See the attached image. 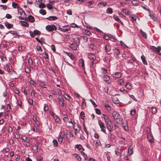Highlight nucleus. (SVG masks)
<instances>
[{"instance_id": "1", "label": "nucleus", "mask_w": 161, "mask_h": 161, "mask_svg": "<svg viewBox=\"0 0 161 161\" xmlns=\"http://www.w3.org/2000/svg\"><path fill=\"white\" fill-rule=\"evenodd\" d=\"M88 58L92 60V64L91 65V67H92L94 69L95 66V65L94 66V64L97 63L100 61V58L98 57H96L95 56L93 53H89L88 55Z\"/></svg>"}, {"instance_id": "2", "label": "nucleus", "mask_w": 161, "mask_h": 161, "mask_svg": "<svg viewBox=\"0 0 161 161\" xmlns=\"http://www.w3.org/2000/svg\"><path fill=\"white\" fill-rule=\"evenodd\" d=\"M112 115L114 119L116 121V123L118 124V121L120 119V116L119 113L117 111H114L112 112Z\"/></svg>"}, {"instance_id": "3", "label": "nucleus", "mask_w": 161, "mask_h": 161, "mask_svg": "<svg viewBox=\"0 0 161 161\" xmlns=\"http://www.w3.org/2000/svg\"><path fill=\"white\" fill-rule=\"evenodd\" d=\"M150 49H151L153 52H156L159 55H161V53L160 51L161 50V47L160 46H158L156 47L154 46H151Z\"/></svg>"}, {"instance_id": "4", "label": "nucleus", "mask_w": 161, "mask_h": 161, "mask_svg": "<svg viewBox=\"0 0 161 161\" xmlns=\"http://www.w3.org/2000/svg\"><path fill=\"white\" fill-rule=\"evenodd\" d=\"M46 29L48 31L52 32L53 31H55L57 28L54 25H48L46 26Z\"/></svg>"}, {"instance_id": "5", "label": "nucleus", "mask_w": 161, "mask_h": 161, "mask_svg": "<svg viewBox=\"0 0 161 161\" xmlns=\"http://www.w3.org/2000/svg\"><path fill=\"white\" fill-rule=\"evenodd\" d=\"M98 123L101 129V131L104 133L107 134L106 131V127H105L103 123L101 120H99Z\"/></svg>"}, {"instance_id": "6", "label": "nucleus", "mask_w": 161, "mask_h": 161, "mask_svg": "<svg viewBox=\"0 0 161 161\" xmlns=\"http://www.w3.org/2000/svg\"><path fill=\"white\" fill-rule=\"evenodd\" d=\"M102 117L104 119L105 124L111 122V119L108 115L105 114H103Z\"/></svg>"}, {"instance_id": "7", "label": "nucleus", "mask_w": 161, "mask_h": 161, "mask_svg": "<svg viewBox=\"0 0 161 161\" xmlns=\"http://www.w3.org/2000/svg\"><path fill=\"white\" fill-rule=\"evenodd\" d=\"M122 124L124 130L126 131H128L129 130L128 122L126 120H124Z\"/></svg>"}, {"instance_id": "8", "label": "nucleus", "mask_w": 161, "mask_h": 161, "mask_svg": "<svg viewBox=\"0 0 161 161\" xmlns=\"http://www.w3.org/2000/svg\"><path fill=\"white\" fill-rule=\"evenodd\" d=\"M82 156L84 158V159L86 161H95V160L92 158H88L87 156L84 153H82Z\"/></svg>"}, {"instance_id": "9", "label": "nucleus", "mask_w": 161, "mask_h": 161, "mask_svg": "<svg viewBox=\"0 0 161 161\" xmlns=\"http://www.w3.org/2000/svg\"><path fill=\"white\" fill-rule=\"evenodd\" d=\"M93 144H94L93 147L94 149H96L98 146L101 145V143L99 140H97L94 141Z\"/></svg>"}, {"instance_id": "10", "label": "nucleus", "mask_w": 161, "mask_h": 161, "mask_svg": "<svg viewBox=\"0 0 161 161\" xmlns=\"http://www.w3.org/2000/svg\"><path fill=\"white\" fill-rule=\"evenodd\" d=\"M111 122L106 123L107 128L109 132H111L113 130V127L111 125Z\"/></svg>"}, {"instance_id": "11", "label": "nucleus", "mask_w": 161, "mask_h": 161, "mask_svg": "<svg viewBox=\"0 0 161 161\" xmlns=\"http://www.w3.org/2000/svg\"><path fill=\"white\" fill-rule=\"evenodd\" d=\"M75 147L77 149L81 152L82 155V152L84 150V149L83 148V146L80 144H77L75 145Z\"/></svg>"}, {"instance_id": "12", "label": "nucleus", "mask_w": 161, "mask_h": 161, "mask_svg": "<svg viewBox=\"0 0 161 161\" xmlns=\"http://www.w3.org/2000/svg\"><path fill=\"white\" fill-rule=\"evenodd\" d=\"M103 79L104 81L108 84H109L111 82V80L110 79V77L107 75L103 76Z\"/></svg>"}, {"instance_id": "13", "label": "nucleus", "mask_w": 161, "mask_h": 161, "mask_svg": "<svg viewBox=\"0 0 161 161\" xmlns=\"http://www.w3.org/2000/svg\"><path fill=\"white\" fill-rule=\"evenodd\" d=\"M113 78L118 79L120 77L121 74L120 72H116L112 74Z\"/></svg>"}, {"instance_id": "14", "label": "nucleus", "mask_w": 161, "mask_h": 161, "mask_svg": "<svg viewBox=\"0 0 161 161\" xmlns=\"http://www.w3.org/2000/svg\"><path fill=\"white\" fill-rule=\"evenodd\" d=\"M94 3V2L93 1H91L89 2H87L86 3L85 5L87 6L88 8H92L93 7L92 5Z\"/></svg>"}, {"instance_id": "15", "label": "nucleus", "mask_w": 161, "mask_h": 161, "mask_svg": "<svg viewBox=\"0 0 161 161\" xmlns=\"http://www.w3.org/2000/svg\"><path fill=\"white\" fill-rule=\"evenodd\" d=\"M114 19L120 23L122 26L124 25V24L123 22L120 20V19L118 17L115 15H114L113 16Z\"/></svg>"}, {"instance_id": "16", "label": "nucleus", "mask_w": 161, "mask_h": 161, "mask_svg": "<svg viewBox=\"0 0 161 161\" xmlns=\"http://www.w3.org/2000/svg\"><path fill=\"white\" fill-rule=\"evenodd\" d=\"M105 51L107 53H108L109 54H111L112 53H110V51L111 50V47L109 45H107L105 47Z\"/></svg>"}, {"instance_id": "17", "label": "nucleus", "mask_w": 161, "mask_h": 161, "mask_svg": "<svg viewBox=\"0 0 161 161\" xmlns=\"http://www.w3.org/2000/svg\"><path fill=\"white\" fill-rule=\"evenodd\" d=\"M149 16L152 19V20L153 21H157V18L155 16L154 14L153 13L149 12Z\"/></svg>"}, {"instance_id": "18", "label": "nucleus", "mask_w": 161, "mask_h": 161, "mask_svg": "<svg viewBox=\"0 0 161 161\" xmlns=\"http://www.w3.org/2000/svg\"><path fill=\"white\" fill-rule=\"evenodd\" d=\"M107 4L106 2H100L97 4V6L99 7H102L105 6Z\"/></svg>"}, {"instance_id": "19", "label": "nucleus", "mask_w": 161, "mask_h": 161, "mask_svg": "<svg viewBox=\"0 0 161 161\" xmlns=\"http://www.w3.org/2000/svg\"><path fill=\"white\" fill-rule=\"evenodd\" d=\"M125 88L128 90H131L132 88V85L129 82H127L125 84Z\"/></svg>"}, {"instance_id": "20", "label": "nucleus", "mask_w": 161, "mask_h": 161, "mask_svg": "<svg viewBox=\"0 0 161 161\" xmlns=\"http://www.w3.org/2000/svg\"><path fill=\"white\" fill-rule=\"evenodd\" d=\"M66 53L69 57L71 60H74L75 59V57L71 53L66 52Z\"/></svg>"}, {"instance_id": "21", "label": "nucleus", "mask_w": 161, "mask_h": 161, "mask_svg": "<svg viewBox=\"0 0 161 161\" xmlns=\"http://www.w3.org/2000/svg\"><path fill=\"white\" fill-rule=\"evenodd\" d=\"M12 6L14 8H17L18 10L19 8V5L18 3H15V2H12Z\"/></svg>"}, {"instance_id": "22", "label": "nucleus", "mask_w": 161, "mask_h": 161, "mask_svg": "<svg viewBox=\"0 0 161 161\" xmlns=\"http://www.w3.org/2000/svg\"><path fill=\"white\" fill-rule=\"evenodd\" d=\"M47 19L49 20H54L57 19L58 18L55 16H50L49 17L46 18Z\"/></svg>"}, {"instance_id": "23", "label": "nucleus", "mask_w": 161, "mask_h": 161, "mask_svg": "<svg viewBox=\"0 0 161 161\" xmlns=\"http://www.w3.org/2000/svg\"><path fill=\"white\" fill-rule=\"evenodd\" d=\"M82 103L81 107L82 109H84L86 107V103L85 101V99L83 97H82Z\"/></svg>"}, {"instance_id": "24", "label": "nucleus", "mask_w": 161, "mask_h": 161, "mask_svg": "<svg viewBox=\"0 0 161 161\" xmlns=\"http://www.w3.org/2000/svg\"><path fill=\"white\" fill-rule=\"evenodd\" d=\"M133 147L132 146H130L128 149V152L129 154L131 155L133 153Z\"/></svg>"}, {"instance_id": "25", "label": "nucleus", "mask_w": 161, "mask_h": 161, "mask_svg": "<svg viewBox=\"0 0 161 161\" xmlns=\"http://www.w3.org/2000/svg\"><path fill=\"white\" fill-rule=\"evenodd\" d=\"M5 25L8 29H10L13 27V25L12 24L8 23V22H6L4 23Z\"/></svg>"}, {"instance_id": "26", "label": "nucleus", "mask_w": 161, "mask_h": 161, "mask_svg": "<svg viewBox=\"0 0 161 161\" xmlns=\"http://www.w3.org/2000/svg\"><path fill=\"white\" fill-rule=\"evenodd\" d=\"M35 21L34 17L31 15H29L28 21L30 22H33Z\"/></svg>"}, {"instance_id": "27", "label": "nucleus", "mask_w": 161, "mask_h": 161, "mask_svg": "<svg viewBox=\"0 0 161 161\" xmlns=\"http://www.w3.org/2000/svg\"><path fill=\"white\" fill-rule=\"evenodd\" d=\"M75 156V158L78 161H80L81 160V157L78 154H73Z\"/></svg>"}, {"instance_id": "28", "label": "nucleus", "mask_w": 161, "mask_h": 161, "mask_svg": "<svg viewBox=\"0 0 161 161\" xmlns=\"http://www.w3.org/2000/svg\"><path fill=\"white\" fill-rule=\"evenodd\" d=\"M103 105L105 107V108L108 111H110L111 110V108L110 106L107 103H105L103 104Z\"/></svg>"}, {"instance_id": "29", "label": "nucleus", "mask_w": 161, "mask_h": 161, "mask_svg": "<svg viewBox=\"0 0 161 161\" xmlns=\"http://www.w3.org/2000/svg\"><path fill=\"white\" fill-rule=\"evenodd\" d=\"M113 52L114 54L116 55L119 54L120 53V51L119 50L115 48L113 49Z\"/></svg>"}, {"instance_id": "30", "label": "nucleus", "mask_w": 161, "mask_h": 161, "mask_svg": "<svg viewBox=\"0 0 161 161\" xmlns=\"http://www.w3.org/2000/svg\"><path fill=\"white\" fill-rule=\"evenodd\" d=\"M79 65L81 66L83 68H84L85 65L84 60L83 59H80L79 61Z\"/></svg>"}, {"instance_id": "31", "label": "nucleus", "mask_w": 161, "mask_h": 161, "mask_svg": "<svg viewBox=\"0 0 161 161\" xmlns=\"http://www.w3.org/2000/svg\"><path fill=\"white\" fill-rule=\"evenodd\" d=\"M64 27H66L65 28H63L62 31L64 32H67L70 30V28L69 26H64Z\"/></svg>"}, {"instance_id": "32", "label": "nucleus", "mask_w": 161, "mask_h": 161, "mask_svg": "<svg viewBox=\"0 0 161 161\" xmlns=\"http://www.w3.org/2000/svg\"><path fill=\"white\" fill-rule=\"evenodd\" d=\"M58 100L59 102H61L62 103L61 104L62 107H63L64 106V99L62 97H59L58 98Z\"/></svg>"}, {"instance_id": "33", "label": "nucleus", "mask_w": 161, "mask_h": 161, "mask_svg": "<svg viewBox=\"0 0 161 161\" xmlns=\"http://www.w3.org/2000/svg\"><path fill=\"white\" fill-rule=\"evenodd\" d=\"M108 136L110 138V140L112 141L114 140L115 138V136L112 134L111 133L110 134H108Z\"/></svg>"}, {"instance_id": "34", "label": "nucleus", "mask_w": 161, "mask_h": 161, "mask_svg": "<svg viewBox=\"0 0 161 161\" xmlns=\"http://www.w3.org/2000/svg\"><path fill=\"white\" fill-rule=\"evenodd\" d=\"M64 97L68 101H70L71 98V97L67 94H65L64 95Z\"/></svg>"}, {"instance_id": "35", "label": "nucleus", "mask_w": 161, "mask_h": 161, "mask_svg": "<svg viewBox=\"0 0 161 161\" xmlns=\"http://www.w3.org/2000/svg\"><path fill=\"white\" fill-rule=\"evenodd\" d=\"M141 58L144 64H147V61L145 59V57L144 55H142L141 56Z\"/></svg>"}, {"instance_id": "36", "label": "nucleus", "mask_w": 161, "mask_h": 161, "mask_svg": "<svg viewBox=\"0 0 161 161\" xmlns=\"http://www.w3.org/2000/svg\"><path fill=\"white\" fill-rule=\"evenodd\" d=\"M36 159L37 161H42L43 160L42 157L40 155L36 156Z\"/></svg>"}, {"instance_id": "37", "label": "nucleus", "mask_w": 161, "mask_h": 161, "mask_svg": "<svg viewBox=\"0 0 161 161\" xmlns=\"http://www.w3.org/2000/svg\"><path fill=\"white\" fill-rule=\"evenodd\" d=\"M148 140L150 143H152L153 141V139L152 136L151 135H148Z\"/></svg>"}, {"instance_id": "38", "label": "nucleus", "mask_w": 161, "mask_h": 161, "mask_svg": "<svg viewBox=\"0 0 161 161\" xmlns=\"http://www.w3.org/2000/svg\"><path fill=\"white\" fill-rule=\"evenodd\" d=\"M53 143L54 146L55 147H57L58 146V143L56 140H54L53 141Z\"/></svg>"}, {"instance_id": "39", "label": "nucleus", "mask_w": 161, "mask_h": 161, "mask_svg": "<svg viewBox=\"0 0 161 161\" xmlns=\"http://www.w3.org/2000/svg\"><path fill=\"white\" fill-rule=\"evenodd\" d=\"M69 123H71L72 124L73 126V128H74V129L75 130H77V129L76 128H75V123L74 120H73L72 121V119H71L70 121H69Z\"/></svg>"}, {"instance_id": "40", "label": "nucleus", "mask_w": 161, "mask_h": 161, "mask_svg": "<svg viewBox=\"0 0 161 161\" xmlns=\"http://www.w3.org/2000/svg\"><path fill=\"white\" fill-rule=\"evenodd\" d=\"M39 86L43 88H46L47 87V85L46 84L43 82H40L39 83Z\"/></svg>"}, {"instance_id": "41", "label": "nucleus", "mask_w": 161, "mask_h": 161, "mask_svg": "<svg viewBox=\"0 0 161 161\" xmlns=\"http://www.w3.org/2000/svg\"><path fill=\"white\" fill-rule=\"evenodd\" d=\"M140 33L143 36L145 39L147 38V35L142 30H140Z\"/></svg>"}, {"instance_id": "42", "label": "nucleus", "mask_w": 161, "mask_h": 161, "mask_svg": "<svg viewBox=\"0 0 161 161\" xmlns=\"http://www.w3.org/2000/svg\"><path fill=\"white\" fill-rule=\"evenodd\" d=\"M136 110L133 108L130 111V114L133 116H134L136 114Z\"/></svg>"}, {"instance_id": "43", "label": "nucleus", "mask_w": 161, "mask_h": 161, "mask_svg": "<svg viewBox=\"0 0 161 161\" xmlns=\"http://www.w3.org/2000/svg\"><path fill=\"white\" fill-rule=\"evenodd\" d=\"M118 83L120 85H122L124 83V80L122 79H119L118 80Z\"/></svg>"}, {"instance_id": "44", "label": "nucleus", "mask_w": 161, "mask_h": 161, "mask_svg": "<svg viewBox=\"0 0 161 161\" xmlns=\"http://www.w3.org/2000/svg\"><path fill=\"white\" fill-rule=\"evenodd\" d=\"M38 5V6L40 8H43L46 6V5L43 2L39 3L37 6Z\"/></svg>"}, {"instance_id": "45", "label": "nucleus", "mask_w": 161, "mask_h": 161, "mask_svg": "<svg viewBox=\"0 0 161 161\" xmlns=\"http://www.w3.org/2000/svg\"><path fill=\"white\" fill-rule=\"evenodd\" d=\"M113 10L111 8H108L107 10L106 13L108 14H112L113 13Z\"/></svg>"}, {"instance_id": "46", "label": "nucleus", "mask_w": 161, "mask_h": 161, "mask_svg": "<svg viewBox=\"0 0 161 161\" xmlns=\"http://www.w3.org/2000/svg\"><path fill=\"white\" fill-rule=\"evenodd\" d=\"M31 67L29 66L26 67L25 68V71L28 73H30V72Z\"/></svg>"}, {"instance_id": "47", "label": "nucleus", "mask_w": 161, "mask_h": 161, "mask_svg": "<svg viewBox=\"0 0 161 161\" xmlns=\"http://www.w3.org/2000/svg\"><path fill=\"white\" fill-rule=\"evenodd\" d=\"M120 91L123 93H125L128 92V91L123 87L120 88Z\"/></svg>"}, {"instance_id": "48", "label": "nucleus", "mask_w": 161, "mask_h": 161, "mask_svg": "<svg viewBox=\"0 0 161 161\" xmlns=\"http://www.w3.org/2000/svg\"><path fill=\"white\" fill-rule=\"evenodd\" d=\"M39 13L43 15L46 14V11L44 9H40L39 10Z\"/></svg>"}, {"instance_id": "49", "label": "nucleus", "mask_w": 161, "mask_h": 161, "mask_svg": "<svg viewBox=\"0 0 161 161\" xmlns=\"http://www.w3.org/2000/svg\"><path fill=\"white\" fill-rule=\"evenodd\" d=\"M85 1V0H77L75 1V3L76 4H81L83 2Z\"/></svg>"}, {"instance_id": "50", "label": "nucleus", "mask_w": 161, "mask_h": 161, "mask_svg": "<svg viewBox=\"0 0 161 161\" xmlns=\"http://www.w3.org/2000/svg\"><path fill=\"white\" fill-rule=\"evenodd\" d=\"M121 149H118L117 150H115V153L116 154L117 156L119 155L121 156V153L120 152Z\"/></svg>"}, {"instance_id": "51", "label": "nucleus", "mask_w": 161, "mask_h": 161, "mask_svg": "<svg viewBox=\"0 0 161 161\" xmlns=\"http://www.w3.org/2000/svg\"><path fill=\"white\" fill-rule=\"evenodd\" d=\"M21 25L22 26H25L28 27L29 26V24L26 22L25 21H21Z\"/></svg>"}, {"instance_id": "52", "label": "nucleus", "mask_w": 161, "mask_h": 161, "mask_svg": "<svg viewBox=\"0 0 161 161\" xmlns=\"http://www.w3.org/2000/svg\"><path fill=\"white\" fill-rule=\"evenodd\" d=\"M47 7L48 9L50 10L52 9L53 8L52 4L50 3H48L47 4Z\"/></svg>"}, {"instance_id": "53", "label": "nucleus", "mask_w": 161, "mask_h": 161, "mask_svg": "<svg viewBox=\"0 0 161 161\" xmlns=\"http://www.w3.org/2000/svg\"><path fill=\"white\" fill-rule=\"evenodd\" d=\"M71 47L74 50H76L77 49V46L76 45L73 44H71Z\"/></svg>"}, {"instance_id": "54", "label": "nucleus", "mask_w": 161, "mask_h": 161, "mask_svg": "<svg viewBox=\"0 0 161 161\" xmlns=\"http://www.w3.org/2000/svg\"><path fill=\"white\" fill-rule=\"evenodd\" d=\"M80 115L81 118L82 119H84L85 117V114L84 112L83 111L81 112L80 114Z\"/></svg>"}, {"instance_id": "55", "label": "nucleus", "mask_w": 161, "mask_h": 161, "mask_svg": "<svg viewBox=\"0 0 161 161\" xmlns=\"http://www.w3.org/2000/svg\"><path fill=\"white\" fill-rule=\"evenodd\" d=\"M152 113L154 114L157 112V109L155 107H152Z\"/></svg>"}, {"instance_id": "56", "label": "nucleus", "mask_w": 161, "mask_h": 161, "mask_svg": "<svg viewBox=\"0 0 161 161\" xmlns=\"http://www.w3.org/2000/svg\"><path fill=\"white\" fill-rule=\"evenodd\" d=\"M30 84L33 85L35 87L36 86V83L32 80H31L30 81Z\"/></svg>"}, {"instance_id": "57", "label": "nucleus", "mask_w": 161, "mask_h": 161, "mask_svg": "<svg viewBox=\"0 0 161 161\" xmlns=\"http://www.w3.org/2000/svg\"><path fill=\"white\" fill-rule=\"evenodd\" d=\"M43 109L45 111H47L48 110V107L47 104H44Z\"/></svg>"}, {"instance_id": "58", "label": "nucleus", "mask_w": 161, "mask_h": 161, "mask_svg": "<svg viewBox=\"0 0 161 161\" xmlns=\"http://www.w3.org/2000/svg\"><path fill=\"white\" fill-rule=\"evenodd\" d=\"M66 137L69 139L71 137V133L70 132H67L66 133Z\"/></svg>"}, {"instance_id": "59", "label": "nucleus", "mask_w": 161, "mask_h": 161, "mask_svg": "<svg viewBox=\"0 0 161 161\" xmlns=\"http://www.w3.org/2000/svg\"><path fill=\"white\" fill-rule=\"evenodd\" d=\"M113 102L115 103V104H118L119 102V101L118 99H117V98H114L113 99Z\"/></svg>"}, {"instance_id": "60", "label": "nucleus", "mask_w": 161, "mask_h": 161, "mask_svg": "<svg viewBox=\"0 0 161 161\" xmlns=\"http://www.w3.org/2000/svg\"><path fill=\"white\" fill-rule=\"evenodd\" d=\"M34 34L35 35H40L41 33L40 32L37 30H35L34 31Z\"/></svg>"}, {"instance_id": "61", "label": "nucleus", "mask_w": 161, "mask_h": 161, "mask_svg": "<svg viewBox=\"0 0 161 161\" xmlns=\"http://www.w3.org/2000/svg\"><path fill=\"white\" fill-rule=\"evenodd\" d=\"M29 33L31 37L33 38L35 37V35L34 34V32H32L31 31H29Z\"/></svg>"}, {"instance_id": "62", "label": "nucleus", "mask_w": 161, "mask_h": 161, "mask_svg": "<svg viewBox=\"0 0 161 161\" xmlns=\"http://www.w3.org/2000/svg\"><path fill=\"white\" fill-rule=\"evenodd\" d=\"M21 139L25 142H26L27 138L25 135L21 137Z\"/></svg>"}, {"instance_id": "63", "label": "nucleus", "mask_w": 161, "mask_h": 161, "mask_svg": "<svg viewBox=\"0 0 161 161\" xmlns=\"http://www.w3.org/2000/svg\"><path fill=\"white\" fill-rule=\"evenodd\" d=\"M95 111L96 113L100 115L101 114V112L100 110H99V109L96 108L95 109Z\"/></svg>"}, {"instance_id": "64", "label": "nucleus", "mask_w": 161, "mask_h": 161, "mask_svg": "<svg viewBox=\"0 0 161 161\" xmlns=\"http://www.w3.org/2000/svg\"><path fill=\"white\" fill-rule=\"evenodd\" d=\"M17 139H19L20 137V135L19 133H16L14 136Z\"/></svg>"}]
</instances>
